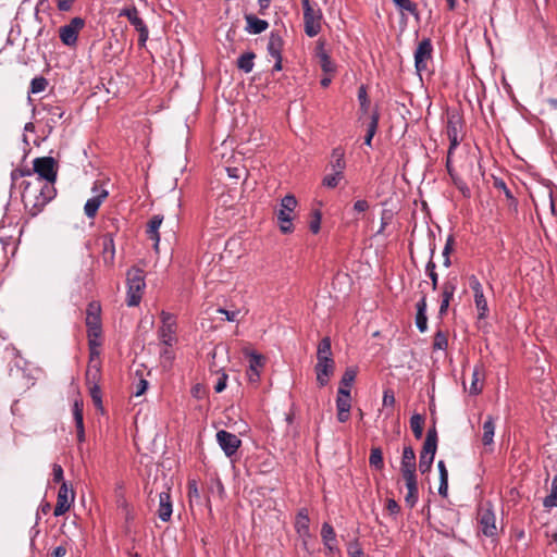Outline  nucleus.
<instances>
[{"label": "nucleus", "instance_id": "1", "mask_svg": "<svg viewBox=\"0 0 557 557\" xmlns=\"http://www.w3.org/2000/svg\"><path fill=\"white\" fill-rule=\"evenodd\" d=\"M22 201L32 216L42 211L45 206L54 198L55 188L49 182L41 178H30L22 183Z\"/></svg>", "mask_w": 557, "mask_h": 557}, {"label": "nucleus", "instance_id": "2", "mask_svg": "<svg viewBox=\"0 0 557 557\" xmlns=\"http://www.w3.org/2000/svg\"><path fill=\"white\" fill-rule=\"evenodd\" d=\"M304 10V30L308 37H315L322 29L323 14L317 3L301 0Z\"/></svg>", "mask_w": 557, "mask_h": 557}, {"label": "nucleus", "instance_id": "3", "mask_svg": "<svg viewBox=\"0 0 557 557\" xmlns=\"http://www.w3.org/2000/svg\"><path fill=\"white\" fill-rule=\"evenodd\" d=\"M146 287L144 271L138 268H132L127 272V298L126 304L129 307L138 306L143 292Z\"/></svg>", "mask_w": 557, "mask_h": 557}, {"label": "nucleus", "instance_id": "4", "mask_svg": "<svg viewBox=\"0 0 557 557\" xmlns=\"http://www.w3.org/2000/svg\"><path fill=\"white\" fill-rule=\"evenodd\" d=\"M298 201L292 194L286 195L276 211L277 224L282 233L288 234L294 231L293 212L296 209Z\"/></svg>", "mask_w": 557, "mask_h": 557}, {"label": "nucleus", "instance_id": "5", "mask_svg": "<svg viewBox=\"0 0 557 557\" xmlns=\"http://www.w3.org/2000/svg\"><path fill=\"white\" fill-rule=\"evenodd\" d=\"M33 176L30 178H41L54 186L57 181V163L52 157H40L33 161Z\"/></svg>", "mask_w": 557, "mask_h": 557}, {"label": "nucleus", "instance_id": "6", "mask_svg": "<svg viewBox=\"0 0 557 557\" xmlns=\"http://www.w3.org/2000/svg\"><path fill=\"white\" fill-rule=\"evenodd\" d=\"M433 59V45L430 38L422 39L414 51V67L421 73L429 71V63Z\"/></svg>", "mask_w": 557, "mask_h": 557}, {"label": "nucleus", "instance_id": "7", "mask_svg": "<svg viewBox=\"0 0 557 557\" xmlns=\"http://www.w3.org/2000/svg\"><path fill=\"white\" fill-rule=\"evenodd\" d=\"M85 21L82 17H73L69 24L61 26L59 36L61 41L69 47H74L77 42L79 32L84 28Z\"/></svg>", "mask_w": 557, "mask_h": 557}, {"label": "nucleus", "instance_id": "8", "mask_svg": "<svg viewBox=\"0 0 557 557\" xmlns=\"http://www.w3.org/2000/svg\"><path fill=\"white\" fill-rule=\"evenodd\" d=\"M161 320H162V325L160 326L159 332H158L159 339L163 345L171 347L176 342L175 318L171 313L162 311Z\"/></svg>", "mask_w": 557, "mask_h": 557}, {"label": "nucleus", "instance_id": "9", "mask_svg": "<svg viewBox=\"0 0 557 557\" xmlns=\"http://www.w3.org/2000/svg\"><path fill=\"white\" fill-rule=\"evenodd\" d=\"M101 307L97 301H91L86 310L87 337L101 336Z\"/></svg>", "mask_w": 557, "mask_h": 557}, {"label": "nucleus", "instance_id": "10", "mask_svg": "<svg viewBox=\"0 0 557 557\" xmlns=\"http://www.w3.org/2000/svg\"><path fill=\"white\" fill-rule=\"evenodd\" d=\"M478 523L480 531L486 536L497 533L496 518L490 505H483L478 510Z\"/></svg>", "mask_w": 557, "mask_h": 557}, {"label": "nucleus", "instance_id": "11", "mask_svg": "<svg viewBox=\"0 0 557 557\" xmlns=\"http://www.w3.org/2000/svg\"><path fill=\"white\" fill-rule=\"evenodd\" d=\"M437 522L442 527L438 532L448 536L454 533L455 527L459 522V512L453 508L443 507L437 513Z\"/></svg>", "mask_w": 557, "mask_h": 557}, {"label": "nucleus", "instance_id": "12", "mask_svg": "<svg viewBox=\"0 0 557 557\" xmlns=\"http://www.w3.org/2000/svg\"><path fill=\"white\" fill-rule=\"evenodd\" d=\"M75 492L72 486H70L66 482H62L59 492L57 504L54 506L53 515L55 517H60L64 515L71 507V504L74 502Z\"/></svg>", "mask_w": 557, "mask_h": 557}, {"label": "nucleus", "instance_id": "13", "mask_svg": "<svg viewBox=\"0 0 557 557\" xmlns=\"http://www.w3.org/2000/svg\"><path fill=\"white\" fill-rule=\"evenodd\" d=\"M470 288L473 292L474 304L478 310L479 319H485L488 314L487 300L483 294V287L476 276L472 275L469 278Z\"/></svg>", "mask_w": 557, "mask_h": 557}, {"label": "nucleus", "instance_id": "14", "mask_svg": "<svg viewBox=\"0 0 557 557\" xmlns=\"http://www.w3.org/2000/svg\"><path fill=\"white\" fill-rule=\"evenodd\" d=\"M216 442L228 458L233 457L242 445L237 435L225 430L218 431Z\"/></svg>", "mask_w": 557, "mask_h": 557}, {"label": "nucleus", "instance_id": "15", "mask_svg": "<svg viewBox=\"0 0 557 557\" xmlns=\"http://www.w3.org/2000/svg\"><path fill=\"white\" fill-rule=\"evenodd\" d=\"M284 47V40L278 32H272L268 41V53L275 60L273 71L282 70V51Z\"/></svg>", "mask_w": 557, "mask_h": 557}, {"label": "nucleus", "instance_id": "16", "mask_svg": "<svg viewBox=\"0 0 557 557\" xmlns=\"http://www.w3.org/2000/svg\"><path fill=\"white\" fill-rule=\"evenodd\" d=\"M94 196L89 198L84 207V212L88 218H95L99 207L107 199L109 193L101 185L95 184L92 187Z\"/></svg>", "mask_w": 557, "mask_h": 557}, {"label": "nucleus", "instance_id": "17", "mask_svg": "<svg viewBox=\"0 0 557 557\" xmlns=\"http://www.w3.org/2000/svg\"><path fill=\"white\" fill-rule=\"evenodd\" d=\"M351 408L350 391L344 387H338L336 398L337 419L344 423L348 421Z\"/></svg>", "mask_w": 557, "mask_h": 557}, {"label": "nucleus", "instance_id": "18", "mask_svg": "<svg viewBox=\"0 0 557 557\" xmlns=\"http://www.w3.org/2000/svg\"><path fill=\"white\" fill-rule=\"evenodd\" d=\"M317 382L320 386H325L329 383L330 376L333 375L335 370V361L333 358L319 359L315 367Z\"/></svg>", "mask_w": 557, "mask_h": 557}, {"label": "nucleus", "instance_id": "19", "mask_svg": "<svg viewBox=\"0 0 557 557\" xmlns=\"http://www.w3.org/2000/svg\"><path fill=\"white\" fill-rule=\"evenodd\" d=\"M417 470V461L416 454L413 448L409 446H405L403 449V456L400 460V472L403 478L406 476H414Z\"/></svg>", "mask_w": 557, "mask_h": 557}, {"label": "nucleus", "instance_id": "20", "mask_svg": "<svg viewBox=\"0 0 557 557\" xmlns=\"http://www.w3.org/2000/svg\"><path fill=\"white\" fill-rule=\"evenodd\" d=\"M100 336H91L88 337V345L90 351V362L86 373L87 383H90L91 379L96 381L99 376V367L97 364H92L96 357L99 356L98 347L100 346V342L98 341Z\"/></svg>", "mask_w": 557, "mask_h": 557}, {"label": "nucleus", "instance_id": "21", "mask_svg": "<svg viewBox=\"0 0 557 557\" xmlns=\"http://www.w3.org/2000/svg\"><path fill=\"white\" fill-rule=\"evenodd\" d=\"M457 288V278L453 277L447 280L442 286V301L438 310L440 315H445L447 313L450 300L454 298L455 292Z\"/></svg>", "mask_w": 557, "mask_h": 557}, {"label": "nucleus", "instance_id": "22", "mask_svg": "<svg viewBox=\"0 0 557 557\" xmlns=\"http://www.w3.org/2000/svg\"><path fill=\"white\" fill-rule=\"evenodd\" d=\"M447 136L449 139V154L458 147L462 139L460 135V122L458 119L449 117L447 122Z\"/></svg>", "mask_w": 557, "mask_h": 557}, {"label": "nucleus", "instance_id": "23", "mask_svg": "<svg viewBox=\"0 0 557 557\" xmlns=\"http://www.w3.org/2000/svg\"><path fill=\"white\" fill-rule=\"evenodd\" d=\"M264 364V358L257 352L249 354V369L247 375L250 382L256 383L259 381L260 370Z\"/></svg>", "mask_w": 557, "mask_h": 557}, {"label": "nucleus", "instance_id": "24", "mask_svg": "<svg viewBox=\"0 0 557 557\" xmlns=\"http://www.w3.org/2000/svg\"><path fill=\"white\" fill-rule=\"evenodd\" d=\"M295 529L304 541L310 537V519L307 509L302 508L298 511L295 521Z\"/></svg>", "mask_w": 557, "mask_h": 557}, {"label": "nucleus", "instance_id": "25", "mask_svg": "<svg viewBox=\"0 0 557 557\" xmlns=\"http://www.w3.org/2000/svg\"><path fill=\"white\" fill-rule=\"evenodd\" d=\"M321 539L329 553H335L336 550H338L336 533L334 531V528L327 522H324L322 524Z\"/></svg>", "mask_w": 557, "mask_h": 557}, {"label": "nucleus", "instance_id": "26", "mask_svg": "<svg viewBox=\"0 0 557 557\" xmlns=\"http://www.w3.org/2000/svg\"><path fill=\"white\" fill-rule=\"evenodd\" d=\"M157 515L164 522L169 521L172 516V500L169 490L159 494V508Z\"/></svg>", "mask_w": 557, "mask_h": 557}, {"label": "nucleus", "instance_id": "27", "mask_svg": "<svg viewBox=\"0 0 557 557\" xmlns=\"http://www.w3.org/2000/svg\"><path fill=\"white\" fill-rule=\"evenodd\" d=\"M404 480H405L406 487H407V494L405 496V504L409 508H413L419 498L417 475L406 476V478H404Z\"/></svg>", "mask_w": 557, "mask_h": 557}, {"label": "nucleus", "instance_id": "28", "mask_svg": "<svg viewBox=\"0 0 557 557\" xmlns=\"http://www.w3.org/2000/svg\"><path fill=\"white\" fill-rule=\"evenodd\" d=\"M44 110L47 111V126L49 127V132H51L58 122L63 117L65 111L58 103H45Z\"/></svg>", "mask_w": 557, "mask_h": 557}, {"label": "nucleus", "instance_id": "29", "mask_svg": "<svg viewBox=\"0 0 557 557\" xmlns=\"http://www.w3.org/2000/svg\"><path fill=\"white\" fill-rule=\"evenodd\" d=\"M163 222V215L156 214L153 215L148 224H147V236L149 239L153 240L154 249L158 250L159 242H160V235H159V228Z\"/></svg>", "mask_w": 557, "mask_h": 557}, {"label": "nucleus", "instance_id": "30", "mask_svg": "<svg viewBox=\"0 0 557 557\" xmlns=\"http://www.w3.org/2000/svg\"><path fill=\"white\" fill-rule=\"evenodd\" d=\"M416 325L421 333L428 330L426 296L423 295L417 302Z\"/></svg>", "mask_w": 557, "mask_h": 557}, {"label": "nucleus", "instance_id": "31", "mask_svg": "<svg viewBox=\"0 0 557 557\" xmlns=\"http://www.w3.org/2000/svg\"><path fill=\"white\" fill-rule=\"evenodd\" d=\"M484 379V367L482 363H478L474 366L472 370V379L469 388V393L472 395H478L482 392V381Z\"/></svg>", "mask_w": 557, "mask_h": 557}, {"label": "nucleus", "instance_id": "32", "mask_svg": "<svg viewBox=\"0 0 557 557\" xmlns=\"http://www.w3.org/2000/svg\"><path fill=\"white\" fill-rule=\"evenodd\" d=\"M317 55L319 58L320 66L325 73H333L335 71V64L329 54L324 51V41L319 40L317 46Z\"/></svg>", "mask_w": 557, "mask_h": 557}, {"label": "nucleus", "instance_id": "33", "mask_svg": "<svg viewBox=\"0 0 557 557\" xmlns=\"http://www.w3.org/2000/svg\"><path fill=\"white\" fill-rule=\"evenodd\" d=\"M119 16H125L136 30L146 25L135 5L122 9Z\"/></svg>", "mask_w": 557, "mask_h": 557}, {"label": "nucleus", "instance_id": "34", "mask_svg": "<svg viewBox=\"0 0 557 557\" xmlns=\"http://www.w3.org/2000/svg\"><path fill=\"white\" fill-rule=\"evenodd\" d=\"M247 22L246 30L250 34H261L269 27V23L264 20L258 18L252 14L245 16Z\"/></svg>", "mask_w": 557, "mask_h": 557}, {"label": "nucleus", "instance_id": "35", "mask_svg": "<svg viewBox=\"0 0 557 557\" xmlns=\"http://www.w3.org/2000/svg\"><path fill=\"white\" fill-rule=\"evenodd\" d=\"M330 166L332 172L344 173L346 162L344 160V151L341 148L333 150Z\"/></svg>", "mask_w": 557, "mask_h": 557}, {"label": "nucleus", "instance_id": "36", "mask_svg": "<svg viewBox=\"0 0 557 557\" xmlns=\"http://www.w3.org/2000/svg\"><path fill=\"white\" fill-rule=\"evenodd\" d=\"M495 433V419L488 416L483 423L482 442L484 445H491Z\"/></svg>", "mask_w": 557, "mask_h": 557}, {"label": "nucleus", "instance_id": "37", "mask_svg": "<svg viewBox=\"0 0 557 557\" xmlns=\"http://www.w3.org/2000/svg\"><path fill=\"white\" fill-rule=\"evenodd\" d=\"M256 54L251 51L243 53L237 60V67L245 73H250L253 69Z\"/></svg>", "mask_w": 557, "mask_h": 557}, {"label": "nucleus", "instance_id": "38", "mask_svg": "<svg viewBox=\"0 0 557 557\" xmlns=\"http://www.w3.org/2000/svg\"><path fill=\"white\" fill-rule=\"evenodd\" d=\"M410 428L412 430L414 437L417 440L421 438L422 434H423V428H424V417L419 413H414L410 418Z\"/></svg>", "mask_w": 557, "mask_h": 557}, {"label": "nucleus", "instance_id": "39", "mask_svg": "<svg viewBox=\"0 0 557 557\" xmlns=\"http://www.w3.org/2000/svg\"><path fill=\"white\" fill-rule=\"evenodd\" d=\"M377 126H379V113L377 112H373L372 115H371V121L368 124L367 134H366V137H364V144L367 146H371L372 145V139H373V136L375 135V133L377 131Z\"/></svg>", "mask_w": 557, "mask_h": 557}, {"label": "nucleus", "instance_id": "40", "mask_svg": "<svg viewBox=\"0 0 557 557\" xmlns=\"http://www.w3.org/2000/svg\"><path fill=\"white\" fill-rule=\"evenodd\" d=\"M329 357L332 358L331 339L330 337H324L318 345L317 360L323 359L325 361Z\"/></svg>", "mask_w": 557, "mask_h": 557}, {"label": "nucleus", "instance_id": "41", "mask_svg": "<svg viewBox=\"0 0 557 557\" xmlns=\"http://www.w3.org/2000/svg\"><path fill=\"white\" fill-rule=\"evenodd\" d=\"M543 506L545 508H553L557 507V474L554 476L552 484H550V492L549 494L544 498Z\"/></svg>", "mask_w": 557, "mask_h": 557}, {"label": "nucleus", "instance_id": "42", "mask_svg": "<svg viewBox=\"0 0 557 557\" xmlns=\"http://www.w3.org/2000/svg\"><path fill=\"white\" fill-rule=\"evenodd\" d=\"M187 487H188V498H189L190 505L191 506L194 504L201 505L202 498H201V494L198 488L197 482L195 480H189Z\"/></svg>", "mask_w": 557, "mask_h": 557}, {"label": "nucleus", "instance_id": "43", "mask_svg": "<svg viewBox=\"0 0 557 557\" xmlns=\"http://www.w3.org/2000/svg\"><path fill=\"white\" fill-rule=\"evenodd\" d=\"M369 463L371 467H374L377 470L383 469L384 462H383V454H382L381 448H379V447L371 448Z\"/></svg>", "mask_w": 557, "mask_h": 557}, {"label": "nucleus", "instance_id": "44", "mask_svg": "<svg viewBox=\"0 0 557 557\" xmlns=\"http://www.w3.org/2000/svg\"><path fill=\"white\" fill-rule=\"evenodd\" d=\"M395 5L400 10L401 13L408 12L414 16H418V8L411 0H393Z\"/></svg>", "mask_w": 557, "mask_h": 557}, {"label": "nucleus", "instance_id": "45", "mask_svg": "<svg viewBox=\"0 0 557 557\" xmlns=\"http://www.w3.org/2000/svg\"><path fill=\"white\" fill-rule=\"evenodd\" d=\"M448 346L447 333L438 330L433 339V348L438 350H445Z\"/></svg>", "mask_w": 557, "mask_h": 557}, {"label": "nucleus", "instance_id": "46", "mask_svg": "<svg viewBox=\"0 0 557 557\" xmlns=\"http://www.w3.org/2000/svg\"><path fill=\"white\" fill-rule=\"evenodd\" d=\"M343 178L344 173L332 172L324 176L322 184L327 188H335Z\"/></svg>", "mask_w": 557, "mask_h": 557}, {"label": "nucleus", "instance_id": "47", "mask_svg": "<svg viewBox=\"0 0 557 557\" xmlns=\"http://www.w3.org/2000/svg\"><path fill=\"white\" fill-rule=\"evenodd\" d=\"M356 375H357V371L355 368H347L342 376L339 387H344V388L350 391V386H351L352 382L355 381Z\"/></svg>", "mask_w": 557, "mask_h": 557}, {"label": "nucleus", "instance_id": "48", "mask_svg": "<svg viewBox=\"0 0 557 557\" xmlns=\"http://www.w3.org/2000/svg\"><path fill=\"white\" fill-rule=\"evenodd\" d=\"M48 86V81L44 76H38L32 79L29 92L30 94H39L44 91Z\"/></svg>", "mask_w": 557, "mask_h": 557}, {"label": "nucleus", "instance_id": "49", "mask_svg": "<svg viewBox=\"0 0 557 557\" xmlns=\"http://www.w3.org/2000/svg\"><path fill=\"white\" fill-rule=\"evenodd\" d=\"M95 381L91 379L89 386L90 397L97 408H102L101 389L97 384H92Z\"/></svg>", "mask_w": 557, "mask_h": 557}, {"label": "nucleus", "instance_id": "50", "mask_svg": "<svg viewBox=\"0 0 557 557\" xmlns=\"http://www.w3.org/2000/svg\"><path fill=\"white\" fill-rule=\"evenodd\" d=\"M102 245H103V252L110 253V260L112 261L114 258V252H115L112 234H106L102 237Z\"/></svg>", "mask_w": 557, "mask_h": 557}, {"label": "nucleus", "instance_id": "51", "mask_svg": "<svg viewBox=\"0 0 557 557\" xmlns=\"http://www.w3.org/2000/svg\"><path fill=\"white\" fill-rule=\"evenodd\" d=\"M321 219L322 214L319 210H314L311 213V220L309 223V228L313 234H318L321 227Z\"/></svg>", "mask_w": 557, "mask_h": 557}, {"label": "nucleus", "instance_id": "52", "mask_svg": "<svg viewBox=\"0 0 557 557\" xmlns=\"http://www.w3.org/2000/svg\"><path fill=\"white\" fill-rule=\"evenodd\" d=\"M73 417L75 425L84 424L83 401L76 399L73 405Z\"/></svg>", "mask_w": 557, "mask_h": 557}, {"label": "nucleus", "instance_id": "53", "mask_svg": "<svg viewBox=\"0 0 557 557\" xmlns=\"http://www.w3.org/2000/svg\"><path fill=\"white\" fill-rule=\"evenodd\" d=\"M436 449H437V442L425 440L420 454L434 458Z\"/></svg>", "mask_w": 557, "mask_h": 557}, {"label": "nucleus", "instance_id": "54", "mask_svg": "<svg viewBox=\"0 0 557 557\" xmlns=\"http://www.w3.org/2000/svg\"><path fill=\"white\" fill-rule=\"evenodd\" d=\"M434 458L420 454L419 470L421 473H426L431 470Z\"/></svg>", "mask_w": 557, "mask_h": 557}, {"label": "nucleus", "instance_id": "55", "mask_svg": "<svg viewBox=\"0 0 557 557\" xmlns=\"http://www.w3.org/2000/svg\"><path fill=\"white\" fill-rule=\"evenodd\" d=\"M347 552L350 557H364L363 549L357 541L348 544Z\"/></svg>", "mask_w": 557, "mask_h": 557}, {"label": "nucleus", "instance_id": "56", "mask_svg": "<svg viewBox=\"0 0 557 557\" xmlns=\"http://www.w3.org/2000/svg\"><path fill=\"white\" fill-rule=\"evenodd\" d=\"M426 272L432 281V288L436 289L438 283V275L435 272V263L432 260H430L426 264Z\"/></svg>", "mask_w": 557, "mask_h": 557}, {"label": "nucleus", "instance_id": "57", "mask_svg": "<svg viewBox=\"0 0 557 557\" xmlns=\"http://www.w3.org/2000/svg\"><path fill=\"white\" fill-rule=\"evenodd\" d=\"M25 176H33V173L29 169H15L11 173L12 181L15 182L18 178L25 177Z\"/></svg>", "mask_w": 557, "mask_h": 557}, {"label": "nucleus", "instance_id": "58", "mask_svg": "<svg viewBox=\"0 0 557 557\" xmlns=\"http://www.w3.org/2000/svg\"><path fill=\"white\" fill-rule=\"evenodd\" d=\"M52 476H53V481L55 483H61L62 482H65L63 480V469L60 465L58 463H54L53 467H52Z\"/></svg>", "mask_w": 557, "mask_h": 557}, {"label": "nucleus", "instance_id": "59", "mask_svg": "<svg viewBox=\"0 0 557 557\" xmlns=\"http://www.w3.org/2000/svg\"><path fill=\"white\" fill-rule=\"evenodd\" d=\"M137 32L139 34V36H138V45H139V47H145L146 42L148 40V37H149L148 27L145 25L141 28H139Z\"/></svg>", "mask_w": 557, "mask_h": 557}, {"label": "nucleus", "instance_id": "60", "mask_svg": "<svg viewBox=\"0 0 557 557\" xmlns=\"http://www.w3.org/2000/svg\"><path fill=\"white\" fill-rule=\"evenodd\" d=\"M386 510L391 515H398L400 511V506L394 498H388L386 502Z\"/></svg>", "mask_w": 557, "mask_h": 557}, {"label": "nucleus", "instance_id": "61", "mask_svg": "<svg viewBox=\"0 0 557 557\" xmlns=\"http://www.w3.org/2000/svg\"><path fill=\"white\" fill-rule=\"evenodd\" d=\"M218 312H220V313L224 314V315H225V318H226V320H227V321H232V322L237 321V320H238V315H239V313H240V311H239V310L228 311V310L223 309V308H219V309H218Z\"/></svg>", "mask_w": 557, "mask_h": 557}, {"label": "nucleus", "instance_id": "62", "mask_svg": "<svg viewBox=\"0 0 557 557\" xmlns=\"http://www.w3.org/2000/svg\"><path fill=\"white\" fill-rule=\"evenodd\" d=\"M369 208L370 205L366 199H359L354 203V211L358 213L366 212Z\"/></svg>", "mask_w": 557, "mask_h": 557}, {"label": "nucleus", "instance_id": "63", "mask_svg": "<svg viewBox=\"0 0 557 557\" xmlns=\"http://www.w3.org/2000/svg\"><path fill=\"white\" fill-rule=\"evenodd\" d=\"M395 404V395L392 389L384 391L383 394V406H394Z\"/></svg>", "mask_w": 557, "mask_h": 557}, {"label": "nucleus", "instance_id": "64", "mask_svg": "<svg viewBox=\"0 0 557 557\" xmlns=\"http://www.w3.org/2000/svg\"><path fill=\"white\" fill-rule=\"evenodd\" d=\"M226 381H227V375L225 373H223L216 381L215 385H214V391L216 393H222L225 387H226Z\"/></svg>", "mask_w": 557, "mask_h": 557}]
</instances>
